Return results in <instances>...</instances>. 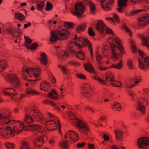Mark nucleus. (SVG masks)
<instances>
[{
    "mask_svg": "<svg viewBox=\"0 0 149 149\" xmlns=\"http://www.w3.org/2000/svg\"><path fill=\"white\" fill-rule=\"evenodd\" d=\"M114 1V0H99V1L102 4L105 2V3L107 4H111V6L113 5Z\"/></svg>",
    "mask_w": 149,
    "mask_h": 149,
    "instance_id": "72a5a7b5",
    "label": "nucleus"
},
{
    "mask_svg": "<svg viewBox=\"0 0 149 149\" xmlns=\"http://www.w3.org/2000/svg\"><path fill=\"white\" fill-rule=\"evenodd\" d=\"M15 128V126H14L13 129H12L10 126H6V128L5 129L8 131H10V134H12V137H13L14 136V132Z\"/></svg>",
    "mask_w": 149,
    "mask_h": 149,
    "instance_id": "4c0bfd02",
    "label": "nucleus"
},
{
    "mask_svg": "<svg viewBox=\"0 0 149 149\" xmlns=\"http://www.w3.org/2000/svg\"><path fill=\"white\" fill-rule=\"evenodd\" d=\"M89 7L90 8V12L92 14H95V11L96 10L95 6L93 3H92L90 4Z\"/></svg>",
    "mask_w": 149,
    "mask_h": 149,
    "instance_id": "ea45409f",
    "label": "nucleus"
},
{
    "mask_svg": "<svg viewBox=\"0 0 149 149\" xmlns=\"http://www.w3.org/2000/svg\"><path fill=\"white\" fill-rule=\"evenodd\" d=\"M40 4L38 3L36 5V8L37 9L40 11H42V9L45 5L44 2L41 1H40Z\"/></svg>",
    "mask_w": 149,
    "mask_h": 149,
    "instance_id": "473e14b6",
    "label": "nucleus"
},
{
    "mask_svg": "<svg viewBox=\"0 0 149 149\" xmlns=\"http://www.w3.org/2000/svg\"><path fill=\"white\" fill-rule=\"evenodd\" d=\"M127 1V0H118V4L119 8H117V10L119 12H121L123 7L127 6L126 3Z\"/></svg>",
    "mask_w": 149,
    "mask_h": 149,
    "instance_id": "4468645a",
    "label": "nucleus"
},
{
    "mask_svg": "<svg viewBox=\"0 0 149 149\" xmlns=\"http://www.w3.org/2000/svg\"><path fill=\"white\" fill-rule=\"evenodd\" d=\"M44 141V139L41 136H38L34 139L33 143L36 147H41L42 146Z\"/></svg>",
    "mask_w": 149,
    "mask_h": 149,
    "instance_id": "9d476101",
    "label": "nucleus"
},
{
    "mask_svg": "<svg viewBox=\"0 0 149 149\" xmlns=\"http://www.w3.org/2000/svg\"><path fill=\"white\" fill-rule=\"evenodd\" d=\"M77 40L79 42L78 43H79V44L80 42H81L83 45H84L85 44H86L87 45H88L91 44V42L86 38H83L81 37H79Z\"/></svg>",
    "mask_w": 149,
    "mask_h": 149,
    "instance_id": "a211bd4d",
    "label": "nucleus"
},
{
    "mask_svg": "<svg viewBox=\"0 0 149 149\" xmlns=\"http://www.w3.org/2000/svg\"><path fill=\"white\" fill-rule=\"evenodd\" d=\"M29 146L27 142L26 141H24L23 142L22 146L21 148V149H29Z\"/></svg>",
    "mask_w": 149,
    "mask_h": 149,
    "instance_id": "3c124183",
    "label": "nucleus"
},
{
    "mask_svg": "<svg viewBox=\"0 0 149 149\" xmlns=\"http://www.w3.org/2000/svg\"><path fill=\"white\" fill-rule=\"evenodd\" d=\"M59 146L62 147V149H68L69 146V144L65 141L61 142Z\"/></svg>",
    "mask_w": 149,
    "mask_h": 149,
    "instance_id": "c9c22d12",
    "label": "nucleus"
},
{
    "mask_svg": "<svg viewBox=\"0 0 149 149\" xmlns=\"http://www.w3.org/2000/svg\"><path fill=\"white\" fill-rule=\"evenodd\" d=\"M133 60H129L127 61V65L128 68L132 70L133 69Z\"/></svg>",
    "mask_w": 149,
    "mask_h": 149,
    "instance_id": "603ef678",
    "label": "nucleus"
},
{
    "mask_svg": "<svg viewBox=\"0 0 149 149\" xmlns=\"http://www.w3.org/2000/svg\"><path fill=\"white\" fill-rule=\"evenodd\" d=\"M109 42L110 45L111 49V53L112 54V56H114L115 57H116V53H115V52H116L115 50L116 49H117L118 50L120 51V52L122 53L123 54H124L125 53V52L123 50H122V48L120 47V46H119L114 44L113 42L111 43V42L110 41H108Z\"/></svg>",
    "mask_w": 149,
    "mask_h": 149,
    "instance_id": "0eeeda50",
    "label": "nucleus"
},
{
    "mask_svg": "<svg viewBox=\"0 0 149 149\" xmlns=\"http://www.w3.org/2000/svg\"><path fill=\"white\" fill-rule=\"evenodd\" d=\"M32 118L27 115L24 119L25 122L28 124H29L33 121Z\"/></svg>",
    "mask_w": 149,
    "mask_h": 149,
    "instance_id": "a19ab883",
    "label": "nucleus"
},
{
    "mask_svg": "<svg viewBox=\"0 0 149 149\" xmlns=\"http://www.w3.org/2000/svg\"><path fill=\"white\" fill-rule=\"evenodd\" d=\"M113 18L114 20L118 23L120 22V20L118 16L115 13L113 14Z\"/></svg>",
    "mask_w": 149,
    "mask_h": 149,
    "instance_id": "13d9d810",
    "label": "nucleus"
},
{
    "mask_svg": "<svg viewBox=\"0 0 149 149\" xmlns=\"http://www.w3.org/2000/svg\"><path fill=\"white\" fill-rule=\"evenodd\" d=\"M0 65L4 67L3 68H6L7 66V62L5 61H0Z\"/></svg>",
    "mask_w": 149,
    "mask_h": 149,
    "instance_id": "6e6d98bb",
    "label": "nucleus"
},
{
    "mask_svg": "<svg viewBox=\"0 0 149 149\" xmlns=\"http://www.w3.org/2000/svg\"><path fill=\"white\" fill-rule=\"evenodd\" d=\"M86 64L87 65L85 68V69L90 73L92 72H95L94 69L93 68L92 66L89 61L87 62Z\"/></svg>",
    "mask_w": 149,
    "mask_h": 149,
    "instance_id": "b1692460",
    "label": "nucleus"
},
{
    "mask_svg": "<svg viewBox=\"0 0 149 149\" xmlns=\"http://www.w3.org/2000/svg\"><path fill=\"white\" fill-rule=\"evenodd\" d=\"M86 25L85 23H82L78 25L75 28V30L77 33H79L80 31H84L86 28Z\"/></svg>",
    "mask_w": 149,
    "mask_h": 149,
    "instance_id": "aec40b11",
    "label": "nucleus"
},
{
    "mask_svg": "<svg viewBox=\"0 0 149 149\" xmlns=\"http://www.w3.org/2000/svg\"><path fill=\"white\" fill-rule=\"evenodd\" d=\"M32 111L34 113V115H33V116L36 119H38V118H41L42 116V114L40 112V111L38 109H33L31 110L30 112L31 113Z\"/></svg>",
    "mask_w": 149,
    "mask_h": 149,
    "instance_id": "412c9836",
    "label": "nucleus"
},
{
    "mask_svg": "<svg viewBox=\"0 0 149 149\" xmlns=\"http://www.w3.org/2000/svg\"><path fill=\"white\" fill-rule=\"evenodd\" d=\"M87 146L89 149H95V146L93 143H88Z\"/></svg>",
    "mask_w": 149,
    "mask_h": 149,
    "instance_id": "774afa93",
    "label": "nucleus"
},
{
    "mask_svg": "<svg viewBox=\"0 0 149 149\" xmlns=\"http://www.w3.org/2000/svg\"><path fill=\"white\" fill-rule=\"evenodd\" d=\"M75 54L76 57L81 60H84L85 58V54L84 53L83 54L81 53H78V52H75Z\"/></svg>",
    "mask_w": 149,
    "mask_h": 149,
    "instance_id": "cd10ccee",
    "label": "nucleus"
},
{
    "mask_svg": "<svg viewBox=\"0 0 149 149\" xmlns=\"http://www.w3.org/2000/svg\"><path fill=\"white\" fill-rule=\"evenodd\" d=\"M143 11L144 10L142 9L136 10H132L130 12L131 15V16H133L137 14L138 13Z\"/></svg>",
    "mask_w": 149,
    "mask_h": 149,
    "instance_id": "c03bdc74",
    "label": "nucleus"
},
{
    "mask_svg": "<svg viewBox=\"0 0 149 149\" xmlns=\"http://www.w3.org/2000/svg\"><path fill=\"white\" fill-rule=\"evenodd\" d=\"M105 32L107 34H112L113 35H114V33L113 32L112 30L109 28H107Z\"/></svg>",
    "mask_w": 149,
    "mask_h": 149,
    "instance_id": "052dcab7",
    "label": "nucleus"
},
{
    "mask_svg": "<svg viewBox=\"0 0 149 149\" xmlns=\"http://www.w3.org/2000/svg\"><path fill=\"white\" fill-rule=\"evenodd\" d=\"M74 45H75V46L77 47V49H79V51H77V52H78V53H81L82 54H84V52L82 51V47H86L87 46V45H86V44H85V45H83V44H82V45H81L79 43H77V41H74Z\"/></svg>",
    "mask_w": 149,
    "mask_h": 149,
    "instance_id": "4be33fe9",
    "label": "nucleus"
},
{
    "mask_svg": "<svg viewBox=\"0 0 149 149\" xmlns=\"http://www.w3.org/2000/svg\"><path fill=\"white\" fill-rule=\"evenodd\" d=\"M111 85L113 86L120 87L122 86L121 82L119 81H115L114 80L112 82H110Z\"/></svg>",
    "mask_w": 149,
    "mask_h": 149,
    "instance_id": "e433bc0d",
    "label": "nucleus"
},
{
    "mask_svg": "<svg viewBox=\"0 0 149 149\" xmlns=\"http://www.w3.org/2000/svg\"><path fill=\"white\" fill-rule=\"evenodd\" d=\"M46 10L48 11L51 10L52 9L53 6L52 4L50 2L47 1L46 4Z\"/></svg>",
    "mask_w": 149,
    "mask_h": 149,
    "instance_id": "58836bf2",
    "label": "nucleus"
},
{
    "mask_svg": "<svg viewBox=\"0 0 149 149\" xmlns=\"http://www.w3.org/2000/svg\"><path fill=\"white\" fill-rule=\"evenodd\" d=\"M116 136L118 139H120L123 138V133L122 131L120 130H116L115 132Z\"/></svg>",
    "mask_w": 149,
    "mask_h": 149,
    "instance_id": "bb28decb",
    "label": "nucleus"
},
{
    "mask_svg": "<svg viewBox=\"0 0 149 149\" xmlns=\"http://www.w3.org/2000/svg\"><path fill=\"white\" fill-rule=\"evenodd\" d=\"M15 17L16 19H19V21H23L25 19L24 16L19 13H16L15 15Z\"/></svg>",
    "mask_w": 149,
    "mask_h": 149,
    "instance_id": "c85d7f7f",
    "label": "nucleus"
},
{
    "mask_svg": "<svg viewBox=\"0 0 149 149\" xmlns=\"http://www.w3.org/2000/svg\"><path fill=\"white\" fill-rule=\"evenodd\" d=\"M138 25L139 26L143 27L149 23V16H144L139 18L138 19Z\"/></svg>",
    "mask_w": 149,
    "mask_h": 149,
    "instance_id": "6e6552de",
    "label": "nucleus"
},
{
    "mask_svg": "<svg viewBox=\"0 0 149 149\" xmlns=\"http://www.w3.org/2000/svg\"><path fill=\"white\" fill-rule=\"evenodd\" d=\"M123 28L125 30L126 32H128L131 34H130V36H132V31L130 30L129 28L126 25H124L123 26Z\"/></svg>",
    "mask_w": 149,
    "mask_h": 149,
    "instance_id": "bf43d9fd",
    "label": "nucleus"
},
{
    "mask_svg": "<svg viewBox=\"0 0 149 149\" xmlns=\"http://www.w3.org/2000/svg\"><path fill=\"white\" fill-rule=\"evenodd\" d=\"M5 128L3 127H1L0 128V136H3L4 138H6V137H5L4 136L5 135Z\"/></svg>",
    "mask_w": 149,
    "mask_h": 149,
    "instance_id": "5fc2aeb1",
    "label": "nucleus"
},
{
    "mask_svg": "<svg viewBox=\"0 0 149 149\" xmlns=\"http://www.w3.org/2000/svg\"><path fill=\"white\" fill-rule=\"evenodd\" d=\"M8 78L9 79V81L12 84H14L16 81V85H14V87L16 88H19L20 85L19 84L20 81L15 74H10L8 75Z\"/></svg>",
    "mask_w": 149,
    "mask_h": 149,
    "instance_id": "423d86ee",
    "label": "nucleus"
},
{
    "mask_svg": "<svg viewBox=\"0 0 149 149\" xmlns=\"http://www.w3.org/2000/svg\"><path fill=\"white\" fill-rule=\"evenodd\" d=\"M105 25L102 20L98 21L96 24V29L101 33L103 34L104 29Z\"/></svg>",
    "mask_w": 149,
    "mask_h": 149,
    "instance_id": "9b49d317",
    "label": "nucleus"
},
{
    "mask_svg": "<svg viewBox=\"0 0 149 149\" xmlns=\"http://www.w3.org/2000/svg\"><path fill=\"white\" fill-rule=\"evenodd\" d=\"M88 34L90 36L94 37L96 34L94 31L92 27H90L88 29Z\"/></svg>",
    "mask_w": 149,
    "mask_h": 149,
    "instance_id": "37998d69",
    "label": "nucleus"
},
{
    "mask_svg": "<svg viewBox=\"0 0 149 149\" xmlns=\"http://www.w3.org/2000/svg\"><path fill=\"white\" fill-rule=\"evenodd\" d=\"M26 93L29 94L39 95L40 93L37 91L34 90H30L26 89Z\"/></svg>",
    "mask_w": 149,
    "mask_h": 149,
    "instance_id": "f704fd0d",
    "label": "nucleus"
},
{
    "mask_svg": "<svg viewBox=\"0 0 149 149\" xmlns=\"http://www.w3.org/2000/svg\"><path fill=\"white\" fill-rule=\"evenodd\" d=\"M108 41H110L111 43L113 42V41H115V42L119 46H120V47L122 48V50L124 49V47L120 44V43H121V41L118 37H116L114 38H109L108 40Z\"/></svg>",
    "mask_w": 149,
    "mask_h": 149,
    "instance_id": "6ab92c4d",
    "label": "nucleus"
},
{
    "mask_svg": "<svg viewBox=\"0 0 149 149\" xmlns=\"http://www.w3.org/2000/svg\"><path fill=\"white\" fill-rule=\"evenodd\" d=\"M88 48L90 52L91 57V59L92 60H93V48L92 44H91L89 45H88Z\"/></svg>",
    "mask_w": 149,
    "mask_h": 149,
    "instance_id": "a18cd8bd",
    "label": "nucleus"
},
{
    "mask_svg": "<svg viewBox=\"0 0 149 149\" xmlns=\"http://www.w3.org/2000/svg\"><path fill=\"white\" fill-rule=\"evenodd\" d=\"M17 30H20V29L17 28L13 29L11 26H9L8 28L6 29V31L14 37L15 36V34L17 33Z\"/></svg>",
    "mask_w": 149,
    "mask_h": 149,
    "instance_id": "2eb2a0df",
    "label": "nucleus"
},
{
    "mask_svg": "<svg viewBox=\"0 0 149 149\" xmlns=\"http://www.w3.org/2000/svg\"><path fill=\"white\" fill-rule=\"evenodd\" d=\"M106 75L107 76H109V77L111 78V79H113L112 80H114V76L113 75V74H112L111 72H107Z\"/></svg>",
    "mask_w": 149,
    "mask_h": 149,
    "instance_id": "0e129e2a",
    "label": "nucleus"
},
{
    "mask_svg": "<svg viewBox=\"0 0 149 149\" xmlns=\"http://www.w3.org/2000/svg\"><path fill=\"white\" fill-rule=\"evenodd\" d=\"M67 26L69 29H72L75 25L72 22L65 21L63 25L58 26L55 31H51L50 41L51 44L54 43L57 40H63L69 38L70 33Z\"/></svg>",
    "mask_w": 149,
    "mask_h": 149,
    "instance_id": "f257e3e1",
    "label": "nucleus"
},
{
    "mask_svg": "<svg viewBox=\"0 0 149 149\" xmlns=\"http://www.w3.org/2000/svg\"><path fill=\"white\" fill-rule=\"evenodd\" d=\"M67 115L69 117L71 118H70L71 120H76L77 119V118L75 114L71 111H69Z\"/></svg>",
    "mask_w": 149,
    "mask_h": 149,
    "instance_id": "79ce46f5",
    "label": "nucleus"
},
{
    "mask_svg": "<svg viewBox=\"0 0 149 149\" xmlns=\"http://www.w3.org/2000/svg\"><path fill=\"white\" fill-rule=\"evenodd\" d=\"M138 66L141 69L149 70V61L146 57L144 59V63H139Z\"/></svg>",
    "mask_w": 149,
    "mask_h": 149,
    "instance_id": "f8f14e48",
    "label": "nucleus"
},
{
    "mask_svg": "<svg viewBox=\"0 0 149 149\" xmlns=\"http://www.w3.org/2000/svg\"><path fill=\"white\" fill-rule=\"evenodd\" d=\"M25 39L24 45L26 47V46H28V45L31 43L32 42V40L29 37L25 36L24 37Z\"/></svg>",
    "mask_w": 149,
    "mask_h": 149,
    "instance_id": "2f4dec72",
    "label": "nucleus"
},
{
    "mask_svg": "<svg viewBox=\"0 0 149 149\" xmlns=\"http://www.w3.org/2000/svg\"><path fill=\"white\" fill-rule=\"evenodd\" d=\"M68 132H70V133H69V138H68V139H71V140L65 139L66 141L68 143H73L78 140L79 137L78 134L77 133L72 130H70Z\"/></svg>",
    "mask_w": 149,
    "mask_h": 149,
    "instance_id": "39448f33",
    "label": "nucleus"
},
{
    "mask_svg": "<svg viewBox=\"0 0 149 149\" xmlns=\"http://www.w3.org/2000/svg\"><path fill=\"white\" fill-rule=\"evenodd\" d=\"M131 49L133 50V52L134 53H136L137 52V48L135 45H133L131 46Z\"/></svg>",
    "mask_w": 149,
    "mask_h": 149,
    "instance_id": "338daca9",
    "label": "nucleus"
},
{
    "mask_svg": "<svg viewBox=\"0 0 149 149\" xmlns=\"http://www.w3.org/2000/svg\"><path fill=\"white\" fill-rule=\"evenodd\" d=\"M135 79H131L129 81H127L126 84L127 88H131L135 86Z\"/></svg>",
    "mask_w": 149,
    "mask_h": 149,
    "instance_id": "a878e982",
    "label": "nucleus"
},
{
    "mask_svg": "<svg viewBox=\"0 0 149 149\" xmlns=\"http://www.w3.org/2000/svg\"><path fill=\"white\" fill-rule=\"evenodd\" d=\"M116 66L117 69H121L120 67H123L122 61V60H120L119 63L116 65Z\"/></svg>",
    "mask_w": 149,
    "mask_h": 149,
    "instance_id": "69168bd1",
    "label": "nucleus"
},
{
    "mask_svg": "<svg viewBox=\"0 0 149 149\" xmlns=\"http://www.w3.org/2000/svg\"><path fill=\"white\" fill-rule=\"evenodd\" d=\"M75 12L73 13L74 15L78 17H80L84 12L85 8L83 3L81 2L77 3L74 6Z\"/></svg>",
    "mask_w": 149,
    "mask_h": 149,
    "instance_id": "f03ea898",
    "label": "nucleus"
},
{
    "mask_svg": "<svg viewBox=\"0 0 149 149\" xmlns=\"http://www.w3.org/2000/svg\"><path fill=\"white\" fill-rule=\"evenodd\" d=\"M102 58V56L99 55L98 52H97L96 56L97 61V63L100 65L102 64V62L100 61Z\"/></svg>",
    "mask_w": 149,
    "mask_h": 149,
    "instance_id": "8fccbe9b",
    "label": "nucleus"
},
{
    "mask_svg": "<svg viewBox=\"0 0 149 149\" xmlns=\"http://www.w3.org/2000/svg\"><path fill=\"white\" fill-rule=\"evenodd\" d=\"M147 138L145 137H141L139 138L137 140V145L141 148L145 149L146 148L144 147L146 139Z\"/></svg>",
    "mask_w": 149,
    "mask_h": 149,
    "instance_id": "ddd939ff",
    "label": "nucleus"
},
{
    "mask_svg": "<svg viewBox=\"0 0 149 149\" xmlns=\"http://www.w3.org/2000/svg\"><path fill=\"white\" fill-rule=\"evenodd\" d=\"M46 85L45 86L43 84H40V90L45 91H49L48 88H47Z\"/></svg>",
    "mask_w": 149,
    "mask_h": 149,
    "instance_id": "864d4df0",
    "label": "nucleus"
},
{
    "mask_svg": "<svg viewBox=\"0 0 149 149\" xmlns=\"http://www.w3.org/2000/svg\"><path fill=\"white\" fill-rule=\"evenodd\" d=\"M53 101L50 100H46L43 101L42 103L44 104H50L51 105L52 104Z\"/></svg>",
    "mask_w": 149,
    "mask_h": 149,
    "instance_id": "e2e57ef3",
    "label": "nucleus"
},
{
    "mask_svg": "<svg viewBox=\"0 0 149 149\" xmlns=\"http://www.w3.org/2000/svg\"><path fill=\"white\" fill-rule=\"evenodd\" d=\"M77 124L79 129L84 130V132L83 134H87L88 131H90V130L85 122L78 118Z\"/></svg>",
    "mask_w": 149,
    "mask_h": 149,
    "instance_id": "20e7f679",
    "label": "nucleus"
},
{
    "mask_svg": "<svg viewBox=\"0 0 149 149\" xmlns=\"http://www.w3.org/2000/svg\"><path fill=\"white\" fill-rule=\"evenodd\" d=\"M28 127L29 131H38L39 132V130L42 128V126L38 124H34L27 125Z\"/></svg>",
    "mask_w": 149,
    "mask_h": 149,
    "instance_id": "f3484780",
    "label": "nucleus"
},
{
    "mask_svg": "<svg viewBox=\"0 0 149 149\" xmlns=\"http://www.w3.org/2000/svg\"><path fill=\"white\" fill-rule=\"evenodd\" d=\"M82 89L83 96L85 97L90 99L92 94H93V93H91V92L93 91V90L88 84H86L82 86Z\"/></svg>",
    "mask_w": 149,
    "mask_h": 149,
    "instance_id": "7ed1b4c3",
    "label": "nucleus"
},
{
    "mask_svg": "<svg viewBox=\"0 0 149 149\" xmlns=\"http://www.w3.org/2000/svg\"><path fill=\"white\" fill-rule=\"evenodd\" d=\"M2 119H4V120L5 121H7L8 120V121L7 122H4L3 124H6L7 125H8V124L10 123L11 120L8 117H3Z\"/></svg>",
    "mask_w": 149,
    "mask_h": 149,
    "instance_id": "680f3d73",
    "label": "nucleus"
},
{
    "mask_svg": "<svg viewBox=\"0 0 149 149\" xmlns=\"http://www.w3.org/2000/svg\"><path fill=\"white\" fill-rule=\"evenodd\" d=\"M40 56L42 57L40 58V60L41 63L43 64L46 65L47 63V56L45 53H42L41 54Z\"/></svg>",
    "mask_w": 149,
    "mask_h": 149,
    "instance_id": "5701e85b",
    "label": "nucleus"
},
{
    "mask_svg": "<svg viewBox=\"0 0 149 149\" xmlns=\"http://www.w3.org/2000/svg\"><path fill=\"white\" fill-rule=\"evenodd\" d=\"M15 146L14 144L10 143H8L6 145V147L9 149H13L15 147Z\"/></svg>",
    "mask_w": 149,
    "mask_h": 149,
    "instance_id": "09e8293b",
    "label": "nucleus"
},
{
    "mask_svg": "<svg viewBox=\"0 0 149 149\" xmlns=\"http://www.w3.org/2000/svg\"><path fill=\"white\" fill-rule=\"evenodd\" d=\"M58 95L56 90L53 89L49 92L47 94V96L49 98H51L54 100H57L58 99Z\"/></svg>",
    "mask_w": 149,
    "mask_h": 149,
    "instance_id": "dca6fc26",
    "label": "nucleus"
},
{
    "mask_svg": "<svg viewBox=\"0 0 149 149\" xmlns=\"http://www.w3.org/2000/svg\"><path fill=\"white\" fill-rule=\"evenodd\" d=\"M77 78L81 79H84V80L86 79V76L82 74H78L77 75Z\"/></svg>",
    "mask_w": 149,
    "mask_h": 149,
    "instance_id": "4d7b16f0",
    "label": "nucleus"
},
{
    "mask_svg": "<svg viewBox=\"0 0 149 149\" xmlns=\"http://www.w3.org/2000/svg\"><path fill=\"white\" fill-rule=\"evenodd\" d=\"M138 106L139 107V110L141 112L144 113L145 112V106L144 105H142L140 102H138Z\"/></svg>",
    "mask_w": 149,
    "mask_h": 149,
    "instance_id": "49530a36",
    "label": "nucleus"
},
{
    "mask_svg": "<svg viewBox=\"0 0 149 149\" xmlns=\"http://www.w3.org/2000/svg\"><path fill=\"white\" fill-rule=\"evenodd\" d=\"M141 40H143L142 42L144 43H142L141 45L143 46L146 47L148 48H149V44L146 41V38L143 37L142 38Z\"/></svg>",
    "mask_w": 149,
    "mask_h": 149,
    "instance_id": "de8ad7c7",
    "label": "nucleus"
},
{
    "mask_svg": "<svg viewBox=\"0 0 149 149\" xmlns=\"http://www.w3.org/2000/svg\"><path fill=\"white\" fill-rule=\"evenodd\" d=\"M37 70L38 72H41V70L40 68H29L26 69L25 71L26 73L28 74L31 71L32 73H35L37 71Z\"/></svg>",
    "mask_w": 149,
    "mask_h": 149,
    "instance_id": "c756f323",
    "label": "nucleus"
},
{
    "mask_svg": "<svg viewBox=\"0 0 149 149\" xmlns=\"http://www.w3.org/2000/svg\"><path fill=\"white\" fill-rule=\"evenodd\" d=\"M46 125L47 129L50 131H52L57 128V124L53 120H49L46 121Z\"/></svg>",
    "mask_w": 149,
    "mask_h": 149,
    "instance_id": "1a4fd4ad",
    "label": "nucleus"
},
{
    "mask_svg": "<svg viewBox=\"0 0 149 149\" xmlns=\"http://www.w3.org/2000/svg\"><path fill=\"white\" fill-rule=\"evenodd\" d=\"M101 6L102 7L104 10H109L111 9L112 6H111V4H107L105 3L104 4H103V3H101Z\"/></svg>",
    "mask_w": 149,
    "mask_h": 149,
    "instance_id": "7c9ffc66",
    "label": "nucleus"
},
{
    "mask_svg": "<svg viewBox=\"0 0 149 149\" xmlns=\"http://www.w3.org/2000/svg\"><path fill=\"white\" fill-rule=\"evenodd\" d=\"M39 46L38 44L36 42H33L31 44L30 46H26V48L32 51H34L37 49Z\"/></svg>",
    "mask_w": 149,
    "mask_h": 149,
    "instance_id": "393cba45",
    "label": "nucleus"
}]
</instances>
